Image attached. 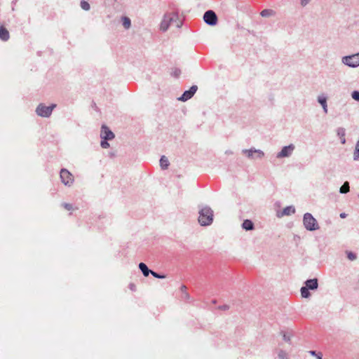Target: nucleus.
<instances>
[{"label": "nucleus", "mask_w": 359, "mask_h": 359, "mask_svg": "<svg viewBox=\"0 0 359 359\" xmlns=\"http://www.w3.org/2000/svg\"><path fill=\"white\" fill-rule=\"evenodd\" d=\"M353 159L355 161H359V140L356 143L355 151L353 152Z\"/></svg>", "instance_id": "25"}, {"label": "nucleus", "mask_w": 359, "mask_h": 359, "mask_svg": "<svg viewBox=\"0 0 359 359\" xmlns=\"http://www.w3.org/2000/svg\"><path fill=\"white\" fill-rule=\"evenodd\" d=\"M129 288L132 291H135L136 290V285L134 283H130Z\"/></svg>", "instance_id": "36"}, {"label": "nucleus", "mask_w": 359, "mask_h": 359, "mask_svg": "<svg viewBox=\"0 0 359 359\" xmlns=\"http://www.w3.org/2000/svg\"><path fill=\"white\" fill-rule=\"evenodd\" d=\"M229 308H230V307H229V305H227V304H224V305H222V306H219L218 307V309H219V310H222V311H227V310H229Z\"/></svg>", "instance_id": "33"}, {"label": "nucleus", "mask_w": 359, "mask_h": 359, "mask_svg": "<svg viewBox=\"0 0 359 359\" xmlns=\"http://www.w3.org/2000/svg\"><path fill=\"white\" fill-rule=\"evenodd\" d=\"M203 20L206 24L214 26L217 22V16L213 11L209 10L204 13Z\"/></svg>", "instance_id": "9"}, {"label": "nucleus", "mask_w": 359, "mask_h": 359, "mask_svg": "<svg viewBox=\"0 0 359 359\" xmlns=\"http://www.w3.org/2000/svg\"><path fill=\"white\" fill-rule=\"evenodd\" d=\"M309 288L306 287V286L305 287H302L301 288V294H302V297H304V298H308L310 297L311 294L309 291Z\"/></svg>", "instance_id": "23"}, {"label": "nucleus", "mask_w": 359, "mask_h": 359, "mask_svg": "<svg viewBox=\"0 0 359 359\" xmlns=\"http://www.w3.org/2000/svg\"><path fill=\"white\" fill-rule=\"evenodd\" d=\"M242 153L249 159H261L264 157V153L260 149L251 148L250 149H243Z\"/></svg>", "instance_id": "7"}, {"label": "nucleus", "mask_w": 359, "mask_h": 359, "mask_svg": "<svg viewBox=\"0 0 359 359\" xmlns=\"http://www.w3.org/2000/svg\"><path fill=\"white\" fill-rule=\"evenodd\" d=\"M346 217V214L344 213V212H342L340 214V217L341 218H345Z\"/></svg>", "instance_id": "39"}, {"label": "nucleus", "mask_w": 359, "mask_h": 359, "mask_svg": "<svg viewBox=\"0 0 359 359\" xmlns=\"http://www.w3.org/2000/svg\"><path fill=\"white\" fill-rule=\"evenodd\" d=\"M60 175L61 181L65 185L70 187L73 184L74 177L68 170L65 168L61 169Z\"/></svg>", "instance_id": "8"}, {"label": "nucleus", "mask_w": 359, "mask_h": 359, "mask_svg": "<svg viewBox=\"0 0 359 359\" xmlns=\"http://www.w3.org/2000/svg\"><path fill=\"white\" fill-rule=\"evenodd\" d=\"M349 183L348 182H345L344 184L340 187L339 192L341 194H346L349 191Z\"/></svg>", "instance_id": "21"}, {"label": "nucleus", "mask_w": 359, "mask_h": 359, "mask_svg": "<svg viewBox=\"0 0 359 359\" xmlns=\"http://www.w3.org/2000/svg\"><path fill=\"white\" fill-rule=\"evenodd\" d=\"M225 154L227 155H231V154H233V151L231 150H227L225 151Z\"/></svg>", "instance_id": "38"}, {"label": "nucleus", "mask_w": 359, "mask_h": 359, "mask_svg": "<svg viewBox=\"0 0 359 359\" xmlns=\"http://www.w3.org/2000/svg\"><path fill=\"white\" fill-rule=\"evenodd\" d=\"M197 89H198L197 86H195V85L192 86L189 88V90L184 91V93L182 95V96L178 98V100L180 101H182V102H185V101L189 100L196 93Z\"/></svg>", "instance_id": "10"}, {"label": "nucleus", "mask_w": 359, "mask_h": 359, "mask_svg": "<svg viewBox=\"0 0 359 359\" xmlns=\"http://www.w3.org/2000/svg\"><path fill=\"white\" fill-rule=\"evenodd\" d=\"M283 338L286 342L290 343V341H291V336L290 335H287L285 333H283Z\"/></svg>", "instance_id": "31"}, {"label": "nucleus", "mask_w": 359, "mask_h": 359, "mask_svg": "<svg viewBox=\"0 0 359 359\" xmlns=\"http://www.w3.org/2000/svg\"><path fill=\"white\" fill-rule=\"evenodd\" d=\"M172 24H175L178 28L182 26V21L179 20L178 15L174 13L165 14L161 23V29L165 32Z\"/></svg>", "instance_id": "2"}, {"label": "nucleus", "mask_w": 359, "mask_h": 359, "mask_svg": "<svg viewBox=\"0 0 359 359\" xmlns=\"http://www.w3.org/2000/svg\"><path fill=\"white\" fill-rule=\"evenodd\" d=\"M305 284L306 287H308L309 290H316L318 287L317 278L307 280L305 282Z\"/></svg>", "instance_id": "14"}, {"label": "nucleus", "mask_w": 359, "mask_h": 359, "mask_svg": "<svg viewBox=\"0 0 359 359\" xmlns=\"http://www.w3.org/2000/svg\"><path fill=\"white\" fill-rule=\"evenodd\" d=\"M122 25L126 29H128L131 26L130 19L127 16L121 17Z\"/></svg>", "instance_id": "19"}, {"label": "nucleus", "mask_w": 359, "mask_h": 359, "mask_svg": "<svg viewBox=\"0 0 359 359\" xmlns=\"http://www.w3.org/2000/svg\"><path fill=\"white\" fill-rule=\"evenodd\" d=\"M55 107V104H52L50 106H46L43 103H41L37 106L36 113L39 116L47 118L51 115L53 109Z\"/></svg>", "instance_id": "5"}, {"label": "nucleus", "mask_w": 359, "mask_h": 359, "mask_svg": "<svg viewBox=\"0 0 359 359\" xmlns=\"http://www.w3.org/2000/svg\"><path fill=\"white\" fill-rule=\"evenodd\" d=\"M181 73V71L178 69H175L174 72H173V74L175 77H177Z\"/></svg>", "instance_id": "35"}, {"label": "nucleus", "mask_w": 359, "mask_h": 359, "mask_svg": "<svg viewBox=\"0 0 359 359\" xmlns=\"http://www.w3.org/2000/svg\"><path fill=\"white\" fill-rule=\"evenodd\" d=\"M303 224L305 229L310 231L318 230L320 228L317 220L309 212L304 215Z\"/></svg>", "instance_id": "3"}, {"label": "nucleus", "mask_w": 359, "mask_h": 359, "mask_svg": "<svg viewBox=\"0 0 359 359\" xmlns=\"http://www.w3.org/2000/svg\"><path fill=\"white\" fill-rule=\"evenodd\" d=\"M10 38L9 32L4 27L0 26V39L4 41H7Z\"/></svg>", "instance_id": "13"}, {"label": "nucleus", "mask_w": 359, "mask_h": 359, "mask_svg": "<svg viewBox=\"0 0 359 359\" xmlns=\"http://www.w3.org/2000/svg\"><path fill=\"white\" fill-rule=\"evenodd\" d=\"M213 211L208 206H204L199 210L198 222L201 226H208L212 223Z\"/></svg>", "instance_id": "1"}, {"label": "nucleus", "mask_w": 359, "mask_h": 359, "mask_svg": "<svg viewBox=\"0 0 359 359\" xmlns=\"http://www.w3.org/2000/svg\"><path fill=\"white\" fill-rule=\"evenodd\" d=\"M346 253L347 257L349 260L354 261L357 259L356 255L355 253H353V252L346 251Z\"/></svg>", "instance_id": "27"}, {"label": "nucleus", "mask_w": 359, "mask_h": 359, "mask_svg": "<svg viewBox=\"0 0 359 359\" xmlns=\"http://www.w3.org/2000/svg\"><path fill=\"white\" fill-rule=\"evenodd\" d=\"M351 97L355 101L359 102V91H358V90L353 91L351 93Z\"/></svg>", "instance_id": "30"}, {"label": "nucleus", "mask_w": 359, "mask_h": 359, "mask_svg": "<svg viewBox=\"0 0 359 359\" xmlns=\"http://www.w3.org/2000/svg\"><path fill=\"white\" fill-rule=\"evenodd\" d=\"M274 14V11L273 10H271V9H264L263 10L261 13H260V15L262 16V17H264V18H266V17H269V16H271Z\"/></svg>", "instance_id": "22"}, {"label": "nucleus", "mask_w": 359, "mask_h": 359, "mask_svg": "<svg viewBox=\"0 0 359 359\" xmlns=\"http://www.w3.org/2000/svg\"><path fill=\"white\" fill-rule=\"evenodd\" d=\"M295 212V208L293 206H287L283 210L281 214H278V217H280L284 215H290Z\"/></svg>", "instance_id": "15"}, {"label": "nucleus", "mask_w": 359, "mask_h": 359, "mask_svg": "<svg viewBox=\"0 0 359 359\" xmlns=\"http://www.w3.org/2000/svg\"><path fill=\"white\" fill-rule=\"evenodd\" d=\"M340 140H341V144H345V143H346L345 136L341 137L340 138Z\"/></svg>", "instance_id": "37"}, {"label": "nucleus", "mask_w": 359, "mask_h": 359, "mask_svg": "<svg viewBox=\"0 0 359 359\" xmlns=\"http://www.w3.org/2000/svg\"><path fill=\"white\" fill-rule=\"evenodd\" d=\"M337 135L341 138V137L345 136V129L344 128H338L337 130Z\"/></svg>", "instance_id": "28"}, {"label": "nucleus", "mask_w": 359, "mask_h": 359, "mask_svg": "<svg viewBox=\"0 0 359 359\" xmlns=\"http://www.w3.org/2000/svg\"><path fill=\"white\" fill-rule=\"evenodd\" d=\"M311 0H301V5L302 6H306Z\"/></svg>", "instance_id": "34"}, {"label": "nucleus", "mask_w": 359, "mask_h": 359, "mask_svg": "<svg viewBox=\"0 0 359 359\" xmlns=\"http://www.w3.org/2000/svg\"><path fill=\"white\" fill-rule=\"evenodd\" d=\"M242 228L246 231H252L255 229V225L251 220L245 219L242 224Z\"/></svg>", "instance_id": "16"}, {"label": "nucleus", "mask_w": 359, "mask_h": 359, "mask_svg": "<svg viewBox=\"0 0 359 359\" xmlns=\"http://www.w3.org/2000/svg\"><path fill=\"white\" fill-rule=\"evenodd\" d=\"M181 291L182 292V298L185 300H189L190 299V295L187 292V287L185 285H182L180 287Z\"/></svg>", "instance_id": "20"}, {"label": "nucleus", "mask_w": 359, "mask_h": 359, "mask_svg": "<svg viewBox=\"0 0 359 359\" xmlns=\"http://www.w3.org/2000/svg\"><path fill=\"white\" fill-rule=\"evenodd\" d=\"M100 137L102 138L100 142L101 147L104 149L108 148L109 147V144L108 143L107 140L112 139V132L108 127L104 125L102 126Z\"/></svg>", "instance_id": "4"}, {"label": "nucleus", "mask_w": 359, "mask_h": 359, "mask_svg": "<svg viewBox=\"0 0 359 359\" xmlns=\"http://www.w3.org/2000/svg\"><path fill=\"white\" fill-rule=\"evenodd\" d=\"M169 161L165 156H162L160 159V165L163 170H166L169 166Z\"/></svg>", "instance_id": "18"}, {"label": "nucleus", "mask_w": 359, "mask_h": 359, "mask_svg": "<svg viewBox=\"0 0 359 359\" xmlns=\"http://www.w3.org/2000/svg\"><path fill=\"white\" fill-rule=\"evenodd\" d=\"M341 62L344 65L350 67H357L359 66V53L344 56L341 58Z\"/></svg>", "instance_id": "6"}, {"label": "nucleus", "mask_w": 359, "mask_h": 359, "mask_svg": "<svg viewBox=\"0 0 359 359\" xmlns=\"http://www.w3.org/2000/svg\"><path fill=\"white\" fill-rule=\"evenodd\" d=\"M212 303H213V304H215V303H216V301H215V300L212 301Z\"/></svg>", "instance_id": "40"}, {"label": "nucleus", "mask_w": 359, "mask_h": 359, "mask_svg": "<svg viewBox=\"0 0 359 359\" xmlns=\"http://www.w3.org/2000/svg\"><path fill=\"white\" fill-rule=\"evenodd\" d=\"M294 149V146L291 144L288 146L283 147L281 151L278 153L276 157L278 158L289 157Z\"/></svg>", "instance_id": "11"}, {"label": "nucleus", "mask_w": 359, "mask_h": 359, "mask_svg": "<svg viewBox=\"0 0 359 359\" xmlns=\"http://www.w3.org/2000/svg\"><path fill=\"white\" fill-rule=\"evenodd\" d=\"M151 275L156 278H159V279H163V278H165L166 276L165 275H163V274H160V273H158L154 271H152L151 272Z\"/></svg>", "instance_id": "29"}, {"label": "nucleus", "mask_w": 359, "mask_h": 359, "mask_svg": "<svg viewBox=\"0 0 359 359\" xmlns=\"http://www.w3.org/2000/svg\"><path fill=\"white\" fill-rule=\"evenodd\" d=\"M62 206L67 210H71L72 209V205L67 203H62Z\"/></svg>", "instance_id": "32"}, {"label": "nucleus", "mask_w": 359, "mask_h": 359, "mask_svg": "<svg viewBox=\"0 0 359 359\" xmlns=\"http://www.w3.org/2000/svg\"><path fill=\"white\" fill-rule=\"evenodd\" d=\"M278 356L279 359H289L287 353L283 350L279 351Z\"/></svg>", "instance_id": "26"}, {"label": "nucleus", "mask_w": 359, "mask_h": 359, "mask_svg": "<svg viewBox=\"0 0 359 359\" xmlns=\"http://www.w3.org/2000/svg\"><path fill=\"white\" fill-rule=\"evenodd\" d=\"M139 269L145 277H147L149 273L151 274L152 271L149 269L147 266L143 262L139 264Z\"/></svg>", "instance_id": "17"}, {"label": "nucleus", "mask_w": 359, "mask_h": 359, "mask_svg": "<svg viewBox=\"0 0 359 359\" xmlns=\"http://www.w3.org/2000/svg\"><path fill=\"white\" fill-rule=\"evenodd\" d=\"M318 102L322 106L323 109L325 114L327 113V96L322 93L318 95L317 97Z\"/></svg>", "instance_id": "12"}, {"label": "nucleus", "mask_w": 359, "mask_h": 359, "mask_svg": "<svg viewBox=\"0 0 359 359\" xmlns=\"http://www.w3.org/2000/svg\"><path fill=\"white\" fill-rule=\"evenodd\" d=\"M81 8L84 11H89L90 9V6L88 1L86 0H81L80 4Z\"/></svg>", "instance_id": "24"}]
</instances>
